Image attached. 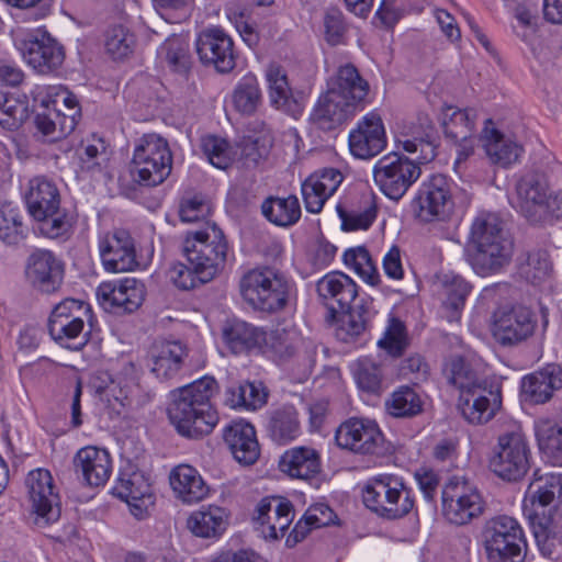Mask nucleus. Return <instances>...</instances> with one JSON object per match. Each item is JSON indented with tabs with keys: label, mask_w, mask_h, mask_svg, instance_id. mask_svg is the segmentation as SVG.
<instances>
[{
	"label": "nucleus",
	"mask_w": 562,
	"mask_h": 562,
	"mask_svg": "<svg viewBox=\"0 0 562 562\" xmlns=\"http://www.w3.org/2000/svg\"><path fill=\"white\" fill-rule=\"evenodd\" d=\"M369 82L355 65L341 64L326 80V89L318 97L311 120L321 128H330L372 103Z\"/></svg>",
	"instance_id": "obj_1"
},
{
	"label": "nucleus",
	"mask_w": 562,
	"mask_h": 562,
	"mask_svg": "<svg viewBox=\"0 0 562 562\" xmlns=\"http://www.w3.org/2000/svg\"><path fill=\"white\" fill-rule=\"evenodd\" d=\"M216 392L217 383L211 376H203L170 392L167 413L179 435L199 438L213 431L220 420L211 403Z\"/></svg>",
	"instance_id": "obj_2"
},
{
	"label": "nucleus",
	"mask_w": 562,
	"mask_h": 562,
	"mask_svg": "<svg viewBox=\"0 0 562 562\" xmlns=\"http://www.w3.org/2000/svg\"><path fill=\"white\" fill-rule=\"evenodd\" d=\"M470 204V194L440 173L425 178L411 201L415 218L425 224L459 223Z\"/></svg>",
	"instance_id": "obj_3"
},
{
	"label": "nucleus",
	"mask_w": 562,
	"mask_h": 562,
	"mask_svg": "<svg viewBox=\"0 0 562 562\" xmlns=\"http://www.w3.org/2000/svg\"><path fill=\"white\" fill-rule=\"evenodd\" d=\"M448 381L460 391L458 409L470 424L488 422L499 407V394L487 391L471 366L461 357L451 358L445 366Z\"/></svg>",
	"instance_id": "obj_4"
},
{
	"label": "nucleus",
	"mask_w": 562,
	"mask_h": 562,
	"mask_svg": "<svg viewBox=\"0 0 562 562\" xmlns=\"http://www.w3.org/2000/svg\"><path fill=\"white\" fill-rule=\"evenodd\" d=\"M469 247L475 250L473 263L482 274L502 268L512 254V244L503 237L498 217L490 212H480L473 220Z\"/></svg>",
	"instance_id": "obj_5"
},
{
	"label": "nucleus",
	"mask_w": 562,
	"mask_h": 562,
	"mask_svg": "<svg viewBox=\"0 0 562 562\" xmlns=\"http://www.w3.org/2000/svg\"><path fill=\"white\" fill-rule=\"evenodd\" d=\"M362 501L376 515L396 519L407 515L415 498L405 479L394 473H381L370 477L362 487Z\"/></svg>",
	"instance_id": "obj_6"
},
{
	"label": "nucleus",
	"mask_w": 562,
	"mask_h": 562,
	"mask_svg": "<svg viewBox=\"0 0 562 562\" xmlns=\"http://www.w3.org/2000/svg\"><path fill=\"white\" fill-rule=\"evenodd\" d=\"M172 154L167 139L156 133L136 139L128 166L132 180L145 187L162 183L170 175Z\"/></svg>",
	"instance_id": "obj_7"
},
{
	"label": "nucleus",
	"mask_w": 562,
	"mask_h": 562,
	"mask_svg": "<svg viewBox=\"0 0 562 562\" xmlns=\"http://www.w3.org/2000/svg\"><path fill=\"white\" fill-rule=\"evenodd\" d=\"M183 255L190 266L213 280L224 268L228 255V244L220 227L215 224H207L204 231L186 237Z\"/></svg>",
	"instance_id": "obj_8"
},
{
	"label": "nucleus",
	"mask_w": 562,
	"mask_h": 562,
	"mask_svg": "<svg viewBox=\"0 0 562 562\" xmlns=\"http://www.w3.org/2000/svg\"><path fill=\"white\" fill-rule=\"evenodd\" d=\"M530 447L519 426L501 434L490 458V469L506 481H518L530 468Z\"/></svg>",
	"instance_id": "obj_9"
},
{
	"label": "nucleus",
	"mask_w": 562,
	"mask_h": 562,
	"mask_svg": "<svg viewBox=\"0 0 562 562\" xmlns=\"http://www.w3.org/2000/svg\"><path fill=\"white\" fill-rule=\"evenodd\" d=\"M490 562H521L527 547L524 530L517 519L502 515L491 519L483 532Z\"/></svg>",
	"instance_id": "obj_10"
},
{
	"label": "nucleus",
	"mask_w": 562,
	"mask_h": 562,
	"mask_svg": "<svg viewBox=\"0 0 562 562\" xmlns=\"http://www.w3.org/2000/svg\"><path fill=\"white\" fill-rule=\"evenodd\" d=\"M510 203L530 218L562 217V192L551 191L547 180L539 175L522 177L510 196Z\"/></svg>",
	"instance_id": "obj_11"
},
{
	"label": "nucleus",
	"mask_w": 562,
	"mask_h": 562,
	"mask_svg": "<svg viewBox=\"0 0 562 562\" xmlns=\"http://www.w3.org/2000/svg\"><path fill=\"white\" fill-rule=\"evenodd\" d=\"M290 284L273 269H254L240 281L243 297L254 307L262 311L281 310L288 300Z\"/></svg>",
	"instance_id": "obj_12"
},
{
	"label": "nucleus",
	"mask_w": 562,
	"mask_h": 562,
	"mask_svg": "<svg viewBox=\"0 0 562 562\" xmlns=\"http://www.w3.org/2000/svg\"><path fill=\"white\" fill-rule=\"evenodd\" d=\"M25 487L34 525L45 528L57 522L61 513L60 495L50 471L44 468L30 471Z\"/></svg>",
	"instance_id": "obj_13"
},
{
	"label": "nucleus",
	"mask_w": 562,
	"mask_h": 562,
	"mask_svg": "<svg viewBox=\"0 0 562 562\" xmlns=\"http://www.w3.org/2000/svg\"><path fill=\"white\" fill-rule=\"evenodd\" d=\"M373 180L379 190L390 200H401L422 175L418 162L391 151L373 166Z\"/></svg>",
	"instance_id": "obj_14"
},
{
	"label": "nucleus",
	"mask_w": 562,
	"mask_h": 562,
	"mask_svg": "<svg viewBox=\"0 0 562 562\" xmlns=\"http://www.w3.org/2000/svg\"><path fill=\"white\" fill-rule=\"evenodd\" d=\"M13 42L23 60L40 74L52 72L64 63L63 48L45 32L19 31Z\"/></svg>",
	"instance_id": "obj_15"
},
{
	"label": "nucleus",
	"mask_w": 562,
	"mask_h": 562,
	"mask_svg": "<svg viewBox=\"0 0 562 562\" xmlns=\"http://www.w3.org/2000/svg\"><path fill=\"white\" fill-rule=\"evenodd\" d=\"M484 502L474 485L459 477L451 479L442 491V514L448 521L465 525L479 517Z\"/></svg>",
	"instance_id": "obj_16"
},
{
	"label": "nucleus",
	"mask_w": 562,
	"mask_h": 562,
	"mask_svg": "<svg viewBox=\"0 0 562 562\" xmlns=\"http://www.w3.org/2000/svg\"><path fill=\"white\" fill-rule=\"evenodd\" d=\"M335 441L342 450L368 456L382 447L384 435L375 419L350 417L337 427Z\"/></svg>",
	"instance_id": "obj_17"
},
{
	"label": "nucleus",
	"mask_w": 562,
	"mask_h": 562,
	"mask_svg": "<svg viewBox=\"0 0 562 562\" xmlns=\"http://www.w3.org/2000/svg\"><path fill=\"white\" fill-rule=\"evenodd\" d=\"M348 145L351 155L371 159L387 147V134L380 110L373 109L361 116L349 131Z\"/></svg>",
	"instance_id": "obj_18"
},
{
	"label": "nucleus",
	"mask_w": 562,
	"mask_h": 562,
	"mask_svg": "<svg viewBox=\"0 0 562 562\" xmlns=\"http://www.w3.org/2000/svg\"><path fill=\"white\" fill-rule=\"evenodd\" d=\"M114 491L121 499L126 502L136 518H143L154 505L149 475L131 461L122 463Z\"/></svg>",
	"instance_id": "obj_19"
},
{
	"label": "nucleus",
	"mask_w": 562,
	"mask_h": 562,
	"mask_svg": "<svg viewBox=\"0 0 562 562\" xmlns=\"http://www.w3.org/2000/svg\"><path fill=\"white\" fill-rule=\"evenodd\" d=\"M98 250L102 267L109 273L130 272L139 266L134 240L124 229L99 232Z\"/></svg>",
	"instance_id": "obj_20"
},
{
	"label": "nucleus",
	"mask_w": 562,
	"mask_h": 562,
	"mask_svg": "<svg viewBox=\"0 0 562 562\" xmlns=\"http://www.w3.org/2000/svg\"><path fill=\"white\" fill-rule=\"evenodd\" d=\"M145 284L131 277L102 281L95 289L99 305L112 313H132L144 302Z\"/></svg>",
	"instance_id": "obj_21"
},
{
	"label": "nucleus",
	"mask_w": 562,
	"mask_h": 562,
	"mask_svg": "<svg viewBox=\"0 0 562 562\" xmlns=\"http://www.w3.org/2000/svg\"><path fill=\"white\" fill-rule=\"evenodd\" d=\"M477 112L474 109H458L452 105L443 106L440 121L447 137L457 143L456 164L470 157L480 138L476 136Z\"/></svg>",
	"instance_id": "obj_22"
},
{
	"label": "nucleus",
	"mask_w": 562,
	"mask_h": 562,
	"mask_svg": "<svg viewBox=\"0 0 562 562\" xmlns=\"http://www.w3.org/2000/svg\"><path fill=\"white\" fill-rule=\"evenodd\" d=\"M376 194L369 188L349 191L336 210L344 232L368 231L378 215Z\"/></svg>",
	"instance_id": "obj_23"
},
{
	"label": "nucleus",
	"mask_w": 562,
	"mask_h": 562,
	"mask_svg": "<svg viewBox=\"0 0 562 562\" xmlns=\"http://www.w3.org/2000/svg\"><path fill=\"white\" fill-rule=\"evenodd\" d=\"M293 519V506L282 496L263 497L258 502L254 515L257 529L269 540L283 537Z\"/></svg>",
	"instance_id": "obj_24"
},
{
	"label": "nucleus",
	"mask_w": 562,
	"mask_h": 562,
	"mask_svg": "<svg viewBox=\"0 0 562 562\" xmlns=\"http://www.w3.org/2000/svg\"><path fill=\"white\" fill-rule=\"evenodd\" d=\"M90 311V305L80 300L66 299L57 304L50 314L48 323L49 334L53 339L64 344L79 338Z\"/></svg>",
	"instance_id": "obj_25"
},
{
	"label": "nucleus",
	"mask_w": 562,
	"mask_h": 562,
	"mask_svg": "<svg viewBox=\"0 0 562 562\" xmlns=\"http://www.w3.org/2000/svg\"><path fill=\"white\" fill-rule=\"evenodd\" d=\"M536 326L537 319L529 308L504 307L494 314L493 335L502 345H515L529 338Z\"/></svg>",
	"instance_id": "obj_26"
},
{
	"label": "nucleus",
	"mask_w": 562,
	"mask_h": 562,
	"mask_svg": "<svg viewBox=\"0 0 562 562\" xmlns=\"http://www.w3.org/2000/svg\"><path fill=\"white\" fill-rule=\"evenodd\" d=\"M266 342L271 359L279 366L289 367L297 364L303 375H306L312 366V357L301 352L304 345L301 334L294 327L273 330Z\"/></svg>",
	"instance_id": "obj_27"
},
{
	"label": "nucleus",
	"mask_w": 562,
	"mask_h": 562,
	"mask_svg": "<svg viewBox=\"0 0 562 562\" xmlns=\"http://www.w3.org/2000/svg\"><path fill=\"white\" fill-rule=\"evenodd\" d=\"M195 48L202 63L213 65L221 72L235 66L233 41L221 27L211 26L200 32Z\"/></svg>",
	"instance_id": "obj_28"
},
{
	"label": "nucleus",
	"mask_w": 562,
	"mask_h": 562,
	"mask_svg": "<svg viewBox=\"0 0 562 562\" xmlns=\"http://www.w3.org/2000/svg\"><path fill=\"white\" fill-rule=\"evenodd\" d=\"M168 481L173 497L182 505H196L211 496L210 485L200 471L189 463L175 465Z\"/></svg>",
	"instance_id": "obj_29"
},
{
	"label": "nucleus",
	"mask_w": 562,
	"mask_h": 562,
	"mask_svg": "<svg viewBox=\"0 0 562 562\" xmlns=\"http://www.w3.org/2000/svg\"><path fill=\"white\" fill-rule=\"evenodd\" d=\"M231 512L217 504L202 505L189 513L187 530L195 538L218 541L231 525Z\"/></svg>",
	"instance_id": "obj_30"
},
{
	"label": "nucleus",
	"mask_w": 562,
	"mask_h": 562,
	"mask_svg": "<svg viewBox=\"0 0 562 562\" xmlns=\"http://www.w3.org/2000/svg\"><path fill=\"white\" fill-rule=\"evenodd\" d=\"M554 498L562 502V474L549 472L539 475L536 472L521 502L525 517L535 520Z\"/></svg>",
	"instance_id": "obj_31"
},
{
	"label": "nucleus",
	"mask_w": 562,
	"mask_h": 562,
	"mask_svg": "<svg viewBox=\"0 0 562 562\" xmlns=\"http://www.w3.org/2000/svg\"><path fill=\"white\" fill-rule=\"evenodd\" d=\"M223 439L233 458L241 465H251L260 457V446L255 426L238 418L223 429Z\"/></svg>",
	"instance_id": "obj_32"
},
{
	"label": "nucleus",
	"mask_w": 562,
	"mask_h": 562,
	"mask_svg": "<svg viewBox=\"0 0 562 562\" xmlns=\"http://www.w3.org/2000/svg\"><path fill=\"white\" fill-rule=\"evenodd\" d=\"M342 181L344 176L336 168H323L313 172L301 186L306 211L314 214L319 213Z\"/></svg>",
	"instance_id": "obj_33"
},
{
	"label": "nucleus",
	"mask_w": 562,
	"mask_h": 562,
	"mask_svg": "<svg viewBox=\"0 0 562 562\" xmlns=\"http://www.w3.org/2000/svg\"><path fill=\"white\" fill-rule=\"evenodd\" d=\"M76 471L90 486H103L111 477L113 460L111 453L97 446H86L74 458Z\"/></svg>",
	"instance_id": "obj_34"
},
{
	"label": "nucleus",
	"mask_w": 562,
	"mask_h": 562,
	"mask_svg": "<svg viewBox=\"0 0 562 562\" xmlns=\"http://www.w3.org/2000/svg\"><path fill=\"white\" fill-rule=\"evenodd\" d=\"M265 80L269 101L273 108L293 117L302 114L303 99L293 93L286 72L280 65H268L265 70Z\"/></svg>",
	"instance_id": "obj_35"
},
{
	"label": "nucleus",
	"mask_w": 562,
	"mask_h": 562,
	"mask_svg": "<svg viewBox=\"0 0 562 562\" xmlns=\"http://www.w3.org/2000/svg\"><path fill=\"white\" fill-rule=\"evenodd\" d=\"M63 265L56 256L44 249L33 251L26 262V279L42 291H54L63 279Z\"/></svg>",
	"instance_id": "obj_36"
},
{
	"label": "nucleus",
	"mask_w": 562,
	"mask_h": 562,
	"mask_svg": "<svg viewBox=\"0 0 562 562\" xmlns=\"http://www.w3.org/2000/svg\"><path fill=\"white\" fill-rule=\"evenodd\" d=\"M186 357L187 349L181 342L156 341L148 352L147 366L157 379L168 380L180 371Z\"/></svg>",
	"instance_id": "obj_37"
},
{
	"label": "nucleus",
	"mask_w": 562,
	"mask_h": 562,
	"mask_svg": "<svg viewBox=\"0 0 562 562\" xmlns=\"http://www.w3.org/2000/svg\"><path fill=\"white\" fill-rule=\"evenodd\" d=\"M321 452L306 446L285 450L279 460V470L291 479H312L321 472Z\"/></svg>",
	"instance_id": "obj_38"
},
{
	"label": "nucleus",
	"mask_w": 562,
	"mask_h": 562,
	"mask_svg": "<svg viewBox=\"0 0 562 562\" xmlns=\"http://www.w3.org/2000/svg\"><path fill=\"white\" fill-rule=\"evenodd\" d=\"M480 142L490 160L501 167L515 164L520 155L521 147L512 138L504 136L492 120H486Z\"/></svg>",
	"instance_id": "obj_39"
},
{
	"label": "nucleus",
	"mask_w": 562,
	"mask_h": 562,
	"mask_svg": "<svg viewBox=\"0 0 562 562\" xmlns=\"http://www.w3.org/2000/svg\"><path fill=\"white\" fill-rule=\"evenodd\" d=\"M89 383L103 404L115 414H120L128 403L131 390L134 385L132 380L121 375L111 378L106 372L92 375Z\"/></svg>",
	"instance_id": "obj_40"
},
{
	"label": "nucleus",
	"mask_w": 562,
	"mask_h": 562,
	"mask_svg": "<svg viewBox=\"0 0 562 562\" xmlns=\"http://www.w3.org/2000/svg\"><path fill=\"white\" fill-rule=\"evenodd\" d=\"M24 199L27 211L34 220L45 218L60 206V195L56 184L43 177L29 181Z\"/></svg>",
	"instance_id": "obj_41"
},
{
	"label": "nucleus",
	"mask_w": 562,
	"mask_h": 562,
	"mask_svg": "<svg viewBox=\"0 0 562 562\" xmlns=\"http://www.w3.org/2000/svg\"><path fill=\"white\" fill-rule=\"evenodd\" d=\"M201 150L206 160L215 168L226 170L241 160L244 156L249 157L246 153V146L232 143L225 137L217 135H205L201 138Z\"/></svg>",
	"instance_id": "obj_42"
},
{
	"label": "nucleus",
	"mask_w": 562,
	"mask_h": 562,
	"mask_svg": "<svg viewBox=\"0 0 562 562\" xmlns=\"http://www.w3.org/2000/svg\"><path fill=\"white\" fill-rule=\"evenodd\" d=\"M533 427L543 458L553 465L562 464V420L539 417Z\"/></svg>",
	"instance_id": "obj_43"
},
{
	"label": "nucleus",
	"mask_w": 562,
	"mask_h": 562,
	"mask_svg": "<svg viewBox=\"0 0 562 562\" xmlns=\"http://www.w3.org/2000/svg\"><path fill=\"white\" fill-rule=\"evenodd\" d=\"M561 379L555 369L533 372L521 379V396L531 404L548 402L560 387Z\"/></svg>",
	"instance_id": "obj_44"
},
{
	"label": "nucleus",
	"mask_w": 562,
	"mask_h": 562,
	"mask_svg": "<svg viewBox=\"0 0 562 562\" xmlns=\"http://www.w3.org/2000/svg\"><path fill=\"white\" fill-rule=\"evenodd\" d=\"M394 143L397 149L416 155L413 161L422 164L432 160L436 156L434 145L427 140L414 124H403L394 132Z\"/></svg>",
	"instance_id": "obj_45"
},
{
	"label": "nucleus",
	"mask_w": 562,
	"mask_h": 562,
	"mask_svg": "<svg viewBox=\"0 0 562 562\" xmlns=\"http://www.w3.org/2000/svg\"><path fill=\"white\" fill-rule=\"evenodd\" d=\"M267 429L278 445H286L299 438L301 424L295 407L285 405L271 412Z\"/></svg>",
	"instance_id": "obj_46"
},
{
	"label": "nucleus",
	"mask_w": 562,
	"mask_h": 562,
	"mask_svg": "<svg viewBox=\"0 0 562 562\" xmlns=\"http://www.w3.org/2000/svg\"><path fill=\"white\" fill-rule=\"evenodd\" d=\"M317 290L321 296L334 300L341 308L349 307L358 295L356 282L339 271L325 274L318 281Z\"/></svg>",
	"instance_id": "obj_47"
},
{
	"label": "nucleus",
	"mask_w": 562,
	"mask_h": 562,
	"mask_svg": "<svg viewBox=\"0 0 562 562\" xmlns=\"http://www.w3.org/2000/svg\"><path fill=\"white\" fill-rule=\"evenodd\" d=\"M267 401L268 391L261 382H244L225 391V404L233 409L256 411Z\"/></svg>",
	"instance_id": "obj_48"
},
{
	"label": "nucleus",
	"mask_w": 562,
	"mask_h": 562,
	"mask_svg": "<svg viewBox=\"0 0 562 562\" xmlns=\"http://www.w3.org/2000/svg\"><path fill=\"white\" fill-rule=\"evenodd\" d=\"M335 514L331 508L324 503H316L307 508L303 517L294 525L285 539L289 548L296 546L305 539L307 533L324 526L334 522Z\"/></svg>",
	"instance_id": "obj_49"
},
{
	"label": "nucleus",
	"mask_w": 562,
	"mask_h": 562,
	"mask_svg": "<svg viewBox=\"0 0 562 562\" xmlns=\"http://www.w3.org/2000/svg\"><path fill=\"white\" fill-rule=\"evenodd\" d=\"M234 109L243 115L254 114L262 102L258 78L252 72L244 75L231 95Z\"/></svg>",
	"instance_id": "obj_50"
},
{
	"label": "nucleus",
	"mask_w": 562,
	"mask_h": 562,
	"mask_svg": "<svg viewBox=\"0 0 562 562\" xmlns=\"http://www.w3.org/2000/svg\"><path fill=\"white\" fill-rule=\"evenodd\" d=\"M261 336L255 327L239 319L229 321L223 327V340L234 353H241L256 347Z\"/></svg>",
	"instance_id": "obj_51"
},
{
	"label": "nucleus",
	"mask_w": 562,
	"mask_h": 562,
	"mask_svg": "<svg viewBox=\"0 0 562 562\" xmlns=\"http://www.w3.org/2000/svg\"><path fill=\"white\" fill-rule=\"evenodd\" d=\"M344 265L353 271L364 283L376 286L381 276L370 252L363 246L351 247L342 255Z\"/></svg>",
	"instance_id": "obj_52"
},
{
	"label": "nucleus",
	"mask_w": 562,
	"mask_h": 562,
	"mask_svg": "<svg viewBox=\"0 0 562 562\" xmlns=\"http://www.w3.org/2000/svg\"><path fill=\"white\" fill-rule=\"evenodd\" d=\"M424 396L415 389L401 386L385 402L386 412L394 417H412L423 411Z\"/></svg>",
	"instance_id": "obj_53"
},
{
	"label": "nucleus",
	"mask_w": 562,
	"mask_h": 562,
	"mask_svg": "<svg viewBox=\"0 0 562 562\" xmlns=\"http://www.w3.org/2000/svg\"><path fill=\"white\" fill-rule=\"evenodd\" d=\"M263 215L278 226H290L301 216L299 200L294 195L286 198H270L262 204Z\"/></svg>",
	"instance_id": "obj_54"
},
{
	"label": "nucleus",
	"mask_w": 562,
	"mask_h": 562,
	"mask_svg": "<svg viewBox=\"0 0 562 562\" xmlns=\"http://www.w3.org/2000/svg\"><path fill=\"white\" fill-rule=\"evenodd\" d=\"M349 368L359 390L371 394L382 390V368L373 359L360 358L351 362Z\"/></svg>",
	"instance_id": "obj_55"
},
{
	"label": "nucleus",
	"mask_w": 562,
	"mask_h": 562,
	"mask_svg": "<svg viewBox=\"0 0 562 562\" xmlns=\"http://www.w3.org/2000/svg\"><path fill=\"white\" fill-rule=\"evenodd\" d=\"M135 43L134 33L123 24L111 26L104 34L105 53L114 60L127 58L133 53Z\"/></svg>",
	"instance_id": "obj_56"
},
{
	"label": "nucleus",
	"mask_w": 562,
	"mask_h": 562,
	"mask_svg": "<svg viewBox=\"0 0 562 562\" xmlns=\"http://www.w3.org/2000/svg\"><path fill=\"white\" fill-rule=\"evenodd\" d=\"M35 124L43 135L57 139L69 134L76 122L74 115H65L59 110H54L38 112Z\"/></svg>",
	"instance_id": "obj_57"
},
{
	"label": "nucleus",
	"mask_w": 562,
	"mask_h": 562,
	"mask_svg": "<svg viewBox=\"0 0 562 562\" xmlns=\"http://www.w3.org/2000/svg\"><path fill=\"white\" fill-rule=\"evenodd\" d=\"M380 349L392 357H400L408 346L404 323L394 316L387 318L382 337L378 340Z\"/></svg>",
	"instance_id": "obj_58"
},
{
	"label": "nucleus",
	"mask_w": 562,
	"mask_h": 562,
	"mask_svg": "<svg viewBox=\"0 0 562 562\" xmlns=\"http://www.w3.org/2000/svg\"><path fill=\"white\" fill-rule=\"evenodd\" d=\"M110 157L111 149L108 143L95 135L88 137L82 143V148L79 153L81 168L87 170L106 167Z\"/></svg>",
	"instance_id": "obj_59"
},
{
	"label": "nucleus",
	"mask_w": 562,
	"mask_h": 562,
	"mask_svg": "<svg viewBox=\"0 0 562 562\" xmlns=\"http://www.w3.org/2000/svg\"><path fill=\"white\" fill-rule=\"evenodd\" d=\"M29 116L24 99L0 92V125L7 130L16 128Z\"/></svg>",
	"instance_id": "obj_60"
},
{
	"label": "nucleus",
	"mask_w": 562,
	"mask_h": 562,
	"mask_svg": "<svg viewBox=\"0 0 562 562\" xmlns=\"http://www.w3.org/2000/svg\"><path fill=\"white\" fill-rule=\"evenodd\" d=\"M23 238V224L19 207L13 203L0 205V239L8 244H18Z\"/></svg>",
	"instance_id": "obj_61"
},
{
	"label": "nucleus",
	"mask_w": 562,
	"mask_h": 562,
	"mask_svg": "<svg viewBox=\"0 0 562 562\" xmlns=\"http://www.w3.org/2000/svg\"><path fill=\"white\" fill-rule=\"evenodd\" d=\"M439 286L441 295L445 297V304L453 310H459L471 292L469 283L460 276L453 273L441 274L439 277Z\"/></svg>",
	"instance_id": "obj_62"
},
{
	"label": "nucleus",
	"mask_w": 562,
	"mask_h": 562,
	"mask_svg": "<svg viewBox=\"0 0 562 562\" xmlns=\"http://www.w3.org/2000/svg\"><path fill=\"white\" fill-rule=\"evenodd\" d=\"M167 278L177 289L183 291L195 289L212 280L204 277L199 269H194L192 266L188 267L181 262H176L169 268Z\"/></svg>",
	"instance_id": "obj_63"
},
{
	"label": "nucleus",
	"mask_w": 562,
	"mask_h": 562,
	"mask_svg": "<svg viewBox=\"0 0 562 562\" xmlns=\"http://www.w3.org/2000/svg\"><path fill=\"white\" fill-rule=\"evenodd\" d=\"M38 232L48 238H58L67 235L72 226L70 216L60 209L45 218H36Z\"/></svg>",
	"instance_id": "obj_64"
}]
</instances>
